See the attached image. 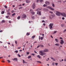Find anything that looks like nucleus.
Masks as SVG:
<instances>
[{
  "label": "nucleus",
  "instance_id": "obj_61",
  "mask_svg": "<svg viewBox=\"0 0 66 66\" xmlns=\"http://www.w3.org/2000/svg\"><path fill=\"white\" fill-rule=\"evenodd\" d=\"M21 48V47H19L18 48V49H20Z\"/></svg>",
  "mask_w": 66,
  "mask_h": 66
},
{
  "label": "nucleus",
  "instance_id": "obj_55",
  "mask_svg": "<svg viewBox=\"0 0 66 66\" xmlns=\"http://www.w3.org/2000/svg\"><path fill=\"white\" fill-rule=\"evenodd\" d=\"M46 18L45 17H43V19H45Z\"/></svg>",
  "mask_w": 66,
  "mask_h": 66
},
{
  "label": "nucleus",
  "instance_id": "obj_48",
  "mask_svg": "<svg viewBox=\"0 0 66 66\" xmlns=\"http://www.w3.org/2000/svg\"><path fill=\"white\" fill-rule=\"evenodd\" d=\"M42 22H44V23H45V21H44V20H43L42 21Z\"/></svg>",
  "mask_w": 66,
  "mask_h": 66
},
{
  "label": "nucleus",
  "instance_id": "obj_8",
  "mask_svg": "<svg viewBox=\"0 0 66 66\" xmlns=\"http://www.w3.org/2000/svg\"><path fill=\"white\" fill-rule=\"evenodd\" d=\"M43 52H48V50L47 49H45L44 50L42 51Z\"/></svg>",
  "mask_w": 66,
  "mask_h": 66
},
{
  "label": "nucleus",
  "instance_id": "obj_4",
  "mask_svg": "<svg viewBox=\"0 0 66 66\" xmlns=\"http://www.w3.org/2000/svg\"><path fill=\"white\" fill-rule=\"evenodd\" d=\"M39 52L40 53V55L42 56H43V55H46V54L45 53H43L42 51H40Z\"/></svg>",
  "mask_w": 66,
  "mask_h": 66
},
{
  "label": "nucleus",
  "instance_id": "obj_53",
  "mask_svg": "<svg viewBox=\"0 0 66 66\" xmlns=\"http://www.w3.org/2000/svg\"><path fill=\"white\" fill-rule=\"evenodd\" d=\"M14 12V10L11 11V13H13Z\"/></svg>",
  "mask_w": 66,
  "mask_h": 66
},
{
  "label": "nucleus",
  "instance_id": "obj_41",
  "mask_svg": "<svg viewBox=\"0 0 66 66\" xmlns=\"http://www.w3.org/2000/svg\"><path fill=\"white\" fill-rule=\"evenodd\" d=\"M49 18H50V19H52V18L51 17V16H49Z\"/></svg>",
  "mask_w": 66,
  "mask_h": 66
},
{
  "label": "nucleus",
  "instance_id": "obj_5",
  "mask_svg": "<svg viewBox=\"0 0 66 66\" xmlns=\"http://www.w3.org/2000/svg\"><path fill=\"white\" fill-rule=\"evenodd\" d=\"M35 3H34L32 5V7L33 8V9H35Z\"/></svg>",
  "mask_w": 66,
  "mask_h": 66
},
{
  "label": "nucleus",
  "instance_id": "obj_36",
  "mask_svg": "<svg viewBox=\"0 0 66 66\" xmlns=\"http://www.w3.org/2000/svg\"><path fill=\"white\" fill-rule=\"evenodd\" d=\"M20 16H18L17 18V19H20Z\"/></svg>",
  "mask_w": 66,
  "mask_h": 66
},
{
  "label": "nucleus",
  "instance_id": "obj_2",
  "mask_svg": "<svg viewBox=\"0 0 66 66\" xmlns=\"http://www.w3.org/2000/svg\"><path fill=\"white\" fill-rule=\"evenodd\" d=\"M36 11H37V14L39 15H41V12L39 11V9H38L36 10Z\"/></svg>",
  "mask_w": 66,
  "mask_h": 66
},
{
  "label": "nucleus",
  "instance_id": "obj_39",
  "mask_svg": "<svg viewBox=\"0 0 66 66\" xmlns=\"http://www.w3.org/2000/svg\"><path fill=\"white\" fill-rule=\"evenodd\" d=\"M15 13H14L12 15V16H15Z\"/></svg>",
  "mask_w": 66,
  "mask_h": 66
},
{
  "label": "nucleus",
  "instance_id": "obj_64",
  "mask_svg": "<svg viewBox=\"0 0 66 66\" xmlns=\"http://www.w3.org/2000/svg\"><path fill=\"white\" fill-rule=\"evenodd\" d=\"M21 5H20L19 6H21Z\"/></svg>",
  "mask_w": 66,
  "mask_h": 66
},
{
  "label": "nucleus",
  "instance_id": "obj_50",
  "mask_svg": "<svg viewBox=\"0 0 66 66\" xmlns=\"http://www.w3.org/2000/svg\"><path fill=\"white\" fill-rule=\"evenodd\" d=\"M52 6L53 7H54V4H52Z\"/></svg>",
  "mask_w": 66,
  "mask_h": 66
},
{
  "label": "nucleus",
  "instance_id": "obj_19",
  "mask_svg": "<svg viewBox=\"0 0 66 66\" xmlns=\"http://www.w3.org/2000/svg\"><path fill=\"white\" fill-rule=\"evenodd\" d=\"M55 46H60V45L58 44V43L55 44Z\"/></svg>",
  "mask_w": 66,
  "mask_h": 66
},
{
  "label": "nucleus",
  "instance_id": "obj_54",
  "mask_svg": "<svg viewBox=\"0 0 66 66\" xmlns=\"http://www.w3.org/2000/svg\"><path fill=\"white\" fill-rule=\"evenodd\" d=\"M62 19L63 20H64L65 18H64V17H62Z\"/></svg>",
  "mask_w": 66,
  "mask_h": 66
},
{
  "label": "nucleus",
  "instance_id": "obj_40",
  "mask_svg": "<svg viewBox=\"0 0 66 66\" xmlns=\"http://www.w3.org/2000/svg\"><path fill=\"white\" fill-rule=\"evenodd\" d=\"M47 6V5L46 4H44L43 5L44 7H45Z\"/></svg>",
  "mask_w": 66,
  "mask_h": 66
},
{
  "label": "nucleus",
  "instance_id": "obj_20",
  "mask_svg": "<svg viewBox=\"0 0 66 66\" xmlns=\"http://www.w3.org/2000/svg\"><path fill=\"white\" fill-rule=\"evenodd\" d=\"M31 56H28V59H30V58H31Z\"/></svg>",
  "mask_w": 66,
  "mask_h": 66
},
{
  "label": "nucleus",
  "instance_id": "obj_51",
  "mask_svg": "<svg viewBox=\"0 0 66 66\" xmlns=\"http://www.w3.org/2000/svg\"><path fill=\"white\" fill-rule=\"evenodd\" d=\"M2 22H5V21H4V20H3L2 21Z\"/></svg>",
  "mask_w": 66,
  "mask_h": 66
},
{
  "label": "nucleus",
  "instance_id": "obj_49",
  "mask_svg": "<svg viewBox=\"0 0 66 66\" xmlns=\"http://www.w3.org/2000/svg\"><path fill=\"white\" fill-rule=\"evenodd\" d=\"M31 55L33 56H34V55H35V54H32Z\"/></svg>",
  "mask_w": 66,
  "mask_h": 66
},
{
  "label": "nucleus",
  "instance_id": "obj_62",
  "mask_svg": "<svg viewBox=\"0 0 66 66\" xmlns=\"http://www.w3.org/2000/svg\"><path fill=\"white\" fill-rule=\"evenodd\" d=\"M46 55H45L43 57H46Z\"/></svg>",
  "mask_w": 66,
  "mask_h": 66
},
{
  "label": "nucleus",
  "instance_id": "obj_18",
  "mask_svg": "<svg viewBox=\"0 0 66 66\" xmlns=\"http://www.w3.org/2000/svg\"><path fill=\"white\" fill-rule=\"evenodd\" d=\"M50 10H52V11H54V9H53V8L51 7H50Z\"/></svg>",
  "mask_w": 66,
  "mask_h": 66
},
{
  "label": "nucleus",
  "instance_id": "obj_15",
  "mask_svg": "<svg viewBox=\"0 0 66 66\" xmlns=\"http://www.w3.org/2000/svg\"><path fill=\"white\" fill-rule=\"evenodd\" d=\"M14 60H15V61H17V58H15L14 59H13V61H14Z\"/></svg>",
  "mask_w": 66,
  "mask_h": 66
},
{
  "label": "nucleus",
  "instance_id": "obj_9",
  "mask_svg": "<svg viewBox=\"0 0 66 66\" xmlns=\"http://www.w3.org/2000/svg\"><path fill=\"white\" fill-rule=\"evenodd\" d=\"M45 3L46 5H49L50 4V2L48 1H46L45 2Z\"/></svg>",
  "mask_w": 66,
  "mask_h": 66
},
{
  "label": "nucleus",
  "instance_id": "obj_11",
  "mask_svg": "<svg viewBox=\"0 0 66 66\" xmlns=\"http://www.w3.org/2000/svg\"><path fill=\"white\" fill-rule=\"evenodd\" d=\"M43 10H44V11H47L48 12L49 11V10H48V9H47L44 8L43 9Z\"/></svg>",
  "mask_w": 66,
  "mask_h": 66
},
{
  "label": "nucleus",
  "instance_id": "obj_32",
  "mask_svg": "<svg viewBox=\"0 0 66 66\" xmlns=\"http://www.w3.org/2000/svg\"><path fill=\"white\" fill-rule=\"evenodd\" d=\"M4 12L3 11H2V12H1V14H4Z\"/></svg>",
  "mask_w": 66,
  "mask_h": 66
},
{
  "label": "nucleus",
  "instance_id": "obj_13",
  "mask_svg": "<svg viewBox=\"0 0 66 66\" xmlns=\"http://www.w3.org/2000/svg\"><path fill=\"white\" fill-rule=\"evenodd\" d=\"M26 3H30V1L29 0H26Z\"/></svg>",
  "mask_w": 66,
  "mask_h": 66
},
{
  "label": "nucleus",
  "instance_id": "obj_17",
  "mask_svg": "<svg viewBox=\"0 0 66 66\" xmlns=\"http://www.w3.org/2000/svg\"><path fill=\"white\" fill-rule=\"evenodd\" d=\"M51 16L52 17H55V15L54 14H53V15H51Z\"/></svg>",
  "mask_w": 66,
  "mask_h": 66
},
{
  "label": "nucleus",
  "instance_id": "obj_37",
  "mask_svg": "<svg viewBox=\"0 0 66 66\" xmlns=\"http://www.w3.org/2000/svg\"><path fill=\"white\" fill-rule=\"evenodd\" d=\"M39 1L40 2H42L43 1V0H39Z\"/></svg>",
  "mask_w": 66,
  "mask_h": 66
},
{
  "label": "nucleus",
  "instance_id": "obj_27",
  "mask_svg": "<svg viewBox=\"0 0 66 66\" xmlns=\"http://www.w3.org/2000/svg\"><path fill=\"white\" fill-rule=\"evenodd\" d=\"M43 38H44V37H41L40 38L41 40H43Z\"/></svg>",
  "mask_w": 66,
  "mask_h": 66
},
{
  "label": "nucleus",
  "instance_id": "obj_3",
  "mask_svg": "<svg viewBox=\"0 0 66 66\" xmlns=\"http://www.w3.org/2000/svg\"><path fill=\"white\" fill-rule=\"evenodd\" d=\"M53 23H51L49 25V27L50 28V29H51L52 28H53Z\"/></svg>",
  "mask_w": 66,
  "mask_h": 66
},
{
  "label": "nucleus",
  "instance_id": "obj_59",
  "mask_svg": "<svg viewBox=\"0 0 66 66\" xmlns=\"http://www.w3.org/2000/svg\"><path fill=\"white\" fill-rule=\"evenodd\" d=\"M55 64L56 65H57V64H58V63H55Z\"/></svg>",
  "mask_w": 66,
  "mask_h": 66
},
{
  "label": "nucleus",
  "instance_id": "obj_30",
  "mask_svg": "<svg viewBox=\"0 0 66 66\" xmlns=\"http://www.w3.org/2000/svg\"><path fill=\"white\" fill-rule=\"evenodd\" d=\"M18 56L19 57H21V56H20V55L19 54H18Z\"/></svg>",
  "mask_w": 66,
  "mask_h": 66
},
{
  "label": "nucleus",
  "instance_id": "obj_25",
  "mask_svg": "<svg viewBox=\"0 0 66 66\" xmlns=\"http://www.w3.org/2000/svg\"><path fill=\"white\" fill-rule=\"evenodd\" d=\"M50 7H51L50 6H48L46 8H47V9H50Z\"/></svg>",
  "mask_w": 66,
  "mask_h": 66
},
{
  "label": "nucleus",
  "instance_id": "obj_57",
  "mask_svg": "<svg viewBox=\"0 0 66 66\" xmlns=\"http://www.w3.org/2000/svg\"><path fill=\"white\" fill-rule=\"evenodd\" d=\"M9 23H11V21H9Z\"/></svg>",
  "mask_w": 66,
  "mask_h": 66
},
{
  "label": "nucleus",
  "instance_id": "obj_26",
  "mask_svg": "<svg viewBox=\"0 0 66 66\" xmlns=\"http://www.w3.org/2000/svg\"><path fill=\"white\" fill-rule=\"evenodd\" d=\"M61 26L62 27H63L64 26V24H61Z\"/></svg>",
  "mask_w": 66,
  "mask_h": 66
},
{
  "label": "nucleus",
  "instance_id": "obj_14",
  "mask_svg": "<svg viewBox=\"0 0 66 66\" xmlns=\"http://www.w3.org/2000/svg\"><path fill=\"white\" fill-rule=\"evenodd\" d=\"M51 59H52V60H53V61H55V59H54L53 58V57H51Z\"/></svg>",
  "mask_w": 66,
  "mask_h": 66
},
{
  "label": "nucleus",
  "instance_id": "obj_60",
  "mask_svg": "<svg viewBox=\"0 0 66 66\" xmlns=\"http://www.w3.org/2000/svg\"><path fill=\"white\" fill-rule=\"evenodd\" d=\"M41 46V47H42L43 48V47H44V45H42Z\"/></svg>",
  "mask_w": 66,
  "mask_h": 66
},
{
  "label": "nucleus",
  "instance_id": "obj_10",
  "mask_svg": "<svg viewBox=\"0 0 66 66\" xmlns=\"http://www.w3.org/2000/svg\"><path fill=\"white\" fill-rule=\"evenodd\" d=\"M63 14L62 15H61L62 16H63V17H66V14L65 13H63Z\"/></svg>",
  "mask_w": 66,
  "mask_h": 66
},
{
  "label": "nucleus",
  "instance_id": "obj_52",
  "mask_svg": "<svg viewBox=\"0 0 66 66\" xmlns=\"http://www.w3.org/2000/svg\"><path fill=\"white\" fill-rule=\"evenodd\" d=\"M55 64V63H54L53 62V63H52V65H54V64Z\"/></svg>",
  "mask_w": 66,
  "mask_h": 66
},
{
  "label": "nucleus",
  "instance_id": "obj_22",
  "mask_svg": "<svg viewBox=\"0 0 66 66\" xmlns=\"http://www.w3.org/2000/svg\"><path fill=\"white\" fill-rule=\"evenodd\" d=\"M26 35L27 36H28V35H30V34L29 32H27L26 34Z\"/></svg>",
  "mask_w": 66,
  "mask_h": 66
},
{
  "label": "nucleus",
  "instance_id": "obj_63",
  "mask_svg": "<svg viewBox=\"0 0 66 66\" xmlns=\"http://www.w3.org/2000/svg\"><path fill=\"white\" fill-rule=\"evenodd\" d=\"M25 5V4H24V3L23 4H22V5L23 6V5Z\"/></svg>",
  "mask_w": 66,
  "mask_h": 66
},
{
  "label": "nucleus",
  "instance_id": "obj_56",
  "mask_svg": "<svg viewBox=\"0 0 66 66\" xmlns=\"http://www.w3.org/2000/svg\"><path fill=\"white\" fill-rule=\"evenodd\" d=\"M60 39H63L61 37H60Z\"/></svg>",
  "mask_w": 66,
  "mask_h": 66
},
{
  "label": "nucleus",
  "instance_id": "obj_33",
  "mask_svg": "<svg viewBox=\"0 0 66 66\" xmlns=\"http://www.w3.org/2000/svg\"><path fill=\"white\" fill-rule=\"evenodd\" d=\"M4 7L6 9H7V6H6V5H5Z\"/></svg>",
  "mask_w": 66,
  "mask_h": 66
},
{
  "label": "nucleus",
  "instance_id": "obj_6",
  "mask_svg": "<svg viewBox=\"0 0 66 66\" xmlns=\"http://www.w3.org/2000/svg\"><path fill=\"white\" fill-rule=\"evenodd\" d=\"M27 17V15L25 14H23L22 16V18H26Z\"/></svg>",
  "mask_w": 66,
  "mask_h": 66
},
{
  "label": "nucleus",
  "instance_id": "obj_29",
  "mask_svg": "<svg viewBox=\"0 0 66 66\" xmlns=\"http://www.w3.org/2000/svg\"><path fill=\"white\" fill-rule=\"evenodd\" d=\"M35 36L34 35L31 37V38H35Z\"/></svg>",
  "mask_w": 66,
  "mask_h": 66
},
{
  "label": "nucleus",
  "instance_id": "obj_35",
  "mask_svg": "<svg viewBox=\"0 0 66 66\" xmlns=\"http://www.w3.org/2000/svg\"><path fill=\"white\" fill-rule=\"evenodd\" d=\"M10 10H11V9H10V8L9 9H8V12H10Z\"/></svg>",
  "mask_w": 66,
  "mask_h": 66
},
{
  "label": "nucleus",
  "instance_id": "obj_43",
  "mask_svg": "<svg viewBox=\"0 0 66 66\" xmlns=\"http://www.w3.org/2000/svg\"><path fill=\"white\" fill-rule=\"evenodd\" d=\"M15 43L16 44V45H17V41H15ZM16 45L17 46V45Z\"/></svg>",
  "mask_w": 66,
  "mask_h": 66
},
{
  "label": "nucleus",
  "instance_id": "obj_45",
  "mask_svg": "<svg viewBox=\"0 0 66 66\" xmlns=\"http://www.w3.org/2000/svg\"><path fill=\"white\" fill-rule=\"evenodd\" d=\"M7 61L8 62V63H10V61L9 60H7Z\"/></svg>",
  "mask_w": 66,
  "mask_h": 66
},
{
  "label": "nucleus",
  "instance_id": "obj_12",
  "mask_svg": "<svg viewBox=\"0 0 66 66\" xmlns=\"http://www.w3.org/2000/svg\"><path fill=\"white\" fill-rule=\"evenodd\" d=\"M61 42H60L61 44H64V41L63 40H61Z\"/></svg>",
  "mask_w": 66,
  "mask_h": 66
},
{
  "label": "nucleus",
  "instance_id": "obj_7",
  "mask_svg": "<svg viewBox=\"0 0 66 66\" xmlns=\"http://www.w3.org/2000/svg\"><path fill=\"white\" fill-rule=\"evenodd\" d=\"M30 12L32 14V15H34V14H35V12H33V11L32 10L30 9Z\"/></svg>",
  "mask_w": 66,
  "mask_h": 66
},
{
  "label": "nucleus",
  "instance_id": "obj_31",
  "mask_svg": "<svg viewBox=\"0 0 66 66\" xmlns=\"http://www.w3.org/2000/svg\"><path fill=\"white\" fill-rule=\"evenodd\" d=\"M30 54V52H27V55H28V54Z\"/></svg>",
  "mask_w": 66,
  "mask_h": 66
},
{
  "label": "nucleus",
  "instance_id": "obj_46",
  "mask_svg": "<svg viewBox=\"0 0 66 66\" xmlns=\"http://www.w3.org/2000/svg\"><path fill=\"white\" fill-rule=\"evenodd\" d=\"M22 7H20L19 8V9H22Z\"/></svg>",
  "mask_w": 66,
  "mask_h": 66
},
{
  "label": "nucleus",
  "instance_id": "obj_1",
  "mask_svg": "<svg viewBox=\"0 0 66 66\" xmlns=\"http://www.w3.org/2000/svg\"><path fill=\"white\" fill-rule=\"evenodd\" d=\"M56 14L58 16H60V15H63V13L61 12H60L58 11H57L56 12Z\"/></svg>",
  "mask_w": 66,
  "mask_h": 66
},
{
  "label": "nucleus",
  "instance_id": "obj_47",
  "mask_svg": "<svg viewBox=\"0 0 66 66\" xmlns=\"http://www.w3.org/2000/svg\"><path fill=\"white\" fill-rule=\"evenodd\" d=\"M8 15H11V13H10L9 12L8 13Z\"/></svg>",
  "mask_w": 66,
  "mask_h": 66
},
{
  "label": "nucleus",
  "instance_id": "obj_58",
  "mask_svg": "<svg viewBox=\"0 0 66 66\" xmlns=\"http://www.w3.org/2000/svg\"><path fill=\"white\" fill-rule=\"evenodd\" d=\"M39 2V0H37V2Z\"/></svg>",
  "mask_w": 66,
  "mask_h": 66
},
{
  "label": "nucleus",
  "instance_id": "obj_24",
  "mask_svg": "<svg viewBox=\"0 0 66 66\" xmlns=\"http://www.w3.org/2000/svg\"><path fill=\"white\" fill-rule=\"evenodd\" d=\"M31 18H32V19H34V18H35V17H34V16H32Z\"/></svg>",
  "mask_w": 66,
  "mask_h": 66
},
{
  "label": "nucleus",
  "instance_id": "obj_28",
  "mask_svg": "<svg viewBox=\"0 0 66 66\" xmlns=\"http://www.w3.org/2000/svg\"><path fill=\"white\" fill-rule=\"evenodd\" d=\"M37 63H40V64H41V62L39 61H37Z\"/></svg>",
  "mask_w": 66,
  "mask_h": 66
},
{
  "label": "nucleus",
  "instance_id": "obj_16",
  "mask_svg": "<svg viewBox=\"0 0 66 66\" xmlns=\"http://www.w3.org/2000/svg\"><path fill=\"white\" fill-rule=\"evenodd\" d=\"M37 57H39V59H40L41 58V57L39 55H38L37 56Z\"/></svg>",
  "mask_w": 66,
  "mask_h": 66
},
{
  "label": "nucleus",
  "instance_id": "obj_21",
  "mask_svg": "<svg viewBox=\"0 0 66 66\" xmlns=\"http://www.w3.org/2000/svg\"><path fill=\"white\" fill-rule=\"evenodd\" d=\"M55 40L56 41V42H58V40L56 38V39H55Z\"/></svg>",
  "mask_w": 66,
  "mask_h": 66
},
{
  "label": "nucleus",
  "instance_id": "obj_38",
  "mask_svg": "<svg viewBox=\"0 0 66 66\" xmlns=\"http://www.w3.org/2000/svg\"><path fill=\"white\" fill-rule=\"evenodd\" d=\"M57 32V31H54V34H55V33H56Z\"/></svg>",
  "mask_w": 66,
  "mask_h": 66
},
{
  "label": "nucleus",
  "instance_id": "obj_23",
  "mask_svg": "<svg viewBox=\"0 0 66 66\" xmlns=\"http://www.w3.org/2000/svg\"><path fill=\"white\" fill-rule=\"evenodd\" d=\"M14 52H15L16 53H17L18 52V51H14Z\"/></svg>",
  "mask_w": 66,
  "mask_h": 66
},
{
  "label": "nucleus",
  "instance_id": "obj_44",
  "mask_svg": "<svg viewBox=\"0 0 66 66\" xmlns=\"http://www.w3.org/2000/svg\"><path fill=\"white\" fill-rule=\"evenodd\" d=\"M49 13H51V14H53V12H52L51 11H50Z\"/></svg>",
  "mask_w": 66,
  "mask_h": 66
},
{
  "label": "nucleus",
  "instance_id": "obj_34",
  "mask_svg": "<svg viewBox=\"0 0 66 66\" xmlns=\"http://www.w3.org/2000/svg\"><path fill=\"white\" fill-rule=\"evenodd\" d=\"M22 61H23V64L25 63V61H24V60H22Z\"/></svg>",
  "mask_w": 66,
  "mask_h": 66
},
{
  "label": "nucleus",
  "instance_id": "obj_42",
  "mask_svg": "<svg viewBox=\"0 0 66 66\" xmlns=\"http://www.w3.org/2000/svg\"><path fill=\"white\" fill-rule=\"evenodd\" d=\"M9 16H6V18H9Z\"/></svg>",
  "mask_w": 66,
  "mask_h": 66
}]
</instances>
